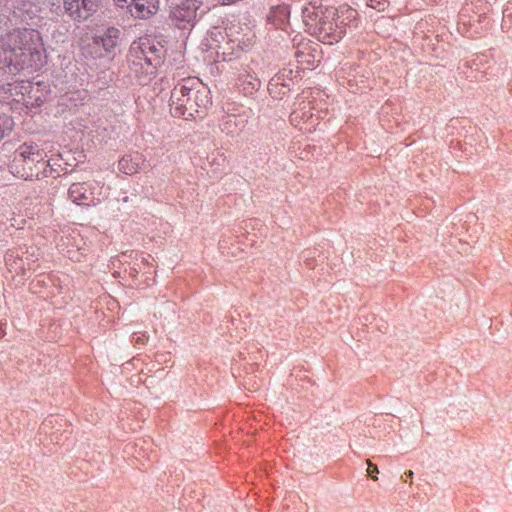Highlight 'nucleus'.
<instances>
[{
  "instance_id": "1",
  "label": "nucleus",
  "mask_w": 512,
  "mask_h": 512,
  "mask_svg": "<svg viewBox=\"0 0 512 512\" xmlns=\"http://www.w3.org/2000/svg\"><path fill=\"white\" fill-rule=\"evenodd\" d=\"M46 59L44 41L37 30H14L0 40V69L10 74L37 71Z\"/></svg>"
},
{
  "instance_id": "2",
  "label": "nucleus",
  "mask_w": 512,
  "mask_h": 512,
  "mask_svg": "<svg viewBox=\"0 0 512 512\" xmlns=\"http://www.w3.org/2000/svg\"><path fill=\"white\" fill-rule=\"evenodd\" d=\"M210 104L209 91L198 78H187L171 92L170 111L175 117L191 119Z\"/></svg>"
},
{
  "instance_id": "3",
  "label": "nucleus",
  "mask_w": 512,
  "mask_h": 512,
  "mask_svg": "<svg viewBox=\"0 0 512 512\" xmlns=\"http://www.w3.org/2000/svg\"><path fill=\"white\" fill-rule=\"evenodd\" d=\"M45 153L35 143H23L14 151L8 167L17 178L23 180H40L52 176L53 169Z\"/></svg>"
},
{
  "instance_id": "4",
  "label": "nucleus",
  "mask_w": 512,
  "mask_h": 512,
  "mask_svg": "<svg viewBox=\"0 0 512 512\" xmlns=\"http://www.w3.org/2000/svg\"><path fill=\"white\" fill-rule=\"evenodd\" d=\"M304 23L308 31L323 43H337L345 35V29L338 25L334 10H306Z\"/></svg>"
},
{
  "instance_id": "5",
  "label": "nucleus",
  "mask_w": 512,
  "mask_h": 512,
  "mask_svg": "<svg viewBox=\"0 0 512 512\" xmlns=\"http://www.w3.org/2000/svg\"><path fill=\"white\" fill-rule=\"evenodd\" d=\"M128 62L136 73L152 74L160 63V56L148 39H140L132 43Z\"/></svg>"
},
{
  "instance_id": "6",
  "label": "nucleus",
  "mask_w": 512,
  "mask_h": 512,
  "mask_svg": "<svg viewBox=\"0 0 512 512\" xmlns=\"http://www.w3.org/2000/svg\"><path fill=\"white\" fill-rule=\"evenodd\" d=\"M200 0H182L173 6L170 19L179 29H191L196 21Z\"/></svg>"
},
{
  "instance_id": "7",
  "label": "nucleus",
  "mask_w": 512,
  "mask_h": 512,
  "mask_svg": "<svg viewBox=\"0 0 512 512\" xmlns=\"http://www.w3.org/2000/svg\"><path fill=\"white\" fill-rule=\"evenodd\" d=\"M311 101L305 97H298L294 103V109L290 114V122L293 126L311 133L318 123L314 121Z\"/></svg>"
},
{
  "instance_id": "8",
  "label": "nucleus",
  "mask_w": 512,
  "mask_h": 512,
  "mask_svg": "<svg viewBox=\"0 0 512 512\" xmlns=\"http://www.w3.org/2000/svg\"><path fill=\"white\" fill-rule=\"evenodd\" d=\"M61 2L65 12L76 21H84L92 16L99 7V0H57L52 2L56 11L61 9Z\"/></svg>"
},
{
  "instance_id": "9",
  "label": "nucleus",
  "mask_w": 512,
  "mask_h": 512,
  "mask_svg": "<svg viewBox=\"0 0 512 512\" xmlns=\"http://www.w3.org/2000/svg\"><path fill=\"white\" fill-rule=\"evenodd\" d=\"M118 7L126 8L135 19H149L159 10V0H114Z\"/></svg>"
},
{
  "instance_id": "10",
  "label": "nucleus",
  "mask_w": 512,
  "mask_h": 512,
  "mask_svg": "<svg viewBox=\"0 0 512 512\" xmlns=\"http://www.w3.org/2000/svg\"><path fill=\"white\" fill-rule=\"evenodd\" d=\"M23 91V100H21V110L40 107L46 100L49 89L48 85L42 82L25 81Z\"/></svg>"
},
{
  "instance_id": "11",
  "label": "nucleus",
  "mask_w": 512,
  "mask_h": 512,
  "mask_svg": "<svg viewBox=\"0 0 512 512\" xmlns=\"http://www.w3.org/2000/svg\"><path fill=\"white\" fill-rule=\"evenodd\" d=\"M24 80L6 83L0 88V99L10 105L13 110H21V100H23Z\"/></svg>"
},
{
  "instance_id": "12",
  "label": "nucleus",
  "mask_w": 512,
  "mask_h": 512,
  "mask_svg": "<svg viewBox=\"0 0 512 512\" xmlns=\"http://www.w3.org/2000/svg\"><path fill=\"white\" fill-rule=\"evenodd\" d=\"M118 37L119 30L114 27L107 28L102 34L97 35L93 40L95 57H102L104 53H111L117 45Z\"/></svg>"
},
{
  "instance_id": "13",
  "label": "nucleus",
  "mask_w": 512,
  "mask_h": 512,
  "mask_svg": "<svg viewBox=\"0 0 512 512\" xmlns=\"http://www.w3.org/2000/svg\"><path fill=\"white\" fill-rule=\"evenodd\" d=\"M317 44L303 43L296 53V61L302 69H312L320 62V53Z\"/></svg>"
},
{
  "instance_id": "14",
  "label": "nucleus",
  "mask_w": 512,
  "mask_h": 512,
  "mask_svg": "<svg viewBox=\"0 0 512 512\" xmlns=\"http://www.w3.org/2000/svg\"><path fill=\"white\" fill-rule=\"evenodd\" d=\"M68 197L77 205H95L92 185L88 182L72 183L68 189Z\"/></svg>"
},
{
  "instance_id": "15",
  "label": "nucleus",
  "mask_w": 512,
  "mask_h": 512,
  "mask_svg": "<svg viewBox=\"0 0 512 512\" xmlns=\"http://www.w3.org/2000/svg\"><path fill=\"white\" fill-rule=\"evenodd\" d=\"M144 156L139 153L123 156L118 162V169L126 175H133L140 171L144 163Z\"/></svg>"
},
{
  "instance_id": "16",
  "label": "nucleus",
  "mask_w": 512,
  "mask_h": 512,
  "mask_svg": "<svg viewBox=\"0 0 512 512\" xmlns=\"http://www.w3.org/2000/svg\"><path fill=\"white\" fill-rule=\"evenodd\" d=\"M290 16V10L287 5H277L271 8L267 19L277 28H284L288 23Z\"/></svg>"
},
{
  "instance_id": "17",
  "label": "nucleus",
  "mask_w": 512,
  "mask_h": 512,
  "mask_svg": "<svg viewBox=\"0 0 512 512\" xmlns=\"http://www.w3.org/2000/svg\"><path fill=\"white\" fill-rule=\"evenodd\" d=\"M336 19L338 25L343 26V29L345 30L347 27H356L358 22V12L349 6H342L340 10L336 12Z\"/></svg>"
},
{
  "instance_id": "18",
  "label": "nucleus",
  "mask_w": 512,
  "mask_h": 512,
  "mask_svg": "<svg viewBox=\"0 0 512 512\" xmlns=\"http://www.w3.org/2000/svg\"><path fill=\"white\" fill-rule=\"evenodd\" d=\"M13 120L5 114H0V141L12 130Z\"/></svg>"
},
{
  "instance_id": "19",
  "label": "nucleus",
  "mask_w": 512,
  "mask_h": 512,
  "mask_svg": "<svg viewBox=\"0 0 512 512\" xmlns=\"http://www.w3.org/2000/svg\"><path fill=\"white\" fill-rule=\"evenodd\" d=\"M388 2L386 0H367V5L377 11H384Z\"/></svg>"
},
{
  "instance_id": "20",
  "label": "nucleus",
  "mask_w": 512,
  "mask_h": 512,
  "mask_svg": "<svg viewBox=\"0 0 512 512\" xmlns=\"http://www.w3.org/2000/svg\"><path fill=\"white\" fill-rule=\"evenodd\" d=\"M366 463L368 465L367 474L372 479L377 480V477L373 475L374 473H378L379 472L377 465L373 464L370 460H367Z\"/></svg>"
},
{
  "instance_id": "21",
  "label": "nucleus",
  "mask_w": 512,
  "mask_h": 512,
  "mask_svg": "<svg viewBox=\"0 0 512 512\" xmlns=\"http://www.w3.org/2000/svg\"><path fill=\"white\" fill-rule=\"evenodd\" d=\"M147 339L148 337L145 333H139L133 337V342L135 343V345H144Z\"/></svg>"
},
{
  "instance_id": "22",
  "label": "nucleus",
  "mask_w": 512,
  "mask_h": 512,
  "mask_svg": "<svg viewBox=\"0 0 512 512\" xmlns=\"http://www.w3.org/2000/svg\"><path fill=\"white\" fill-rule=\"evenodd\" d=\"M278 85L286 86L281 75H277L272 79V81L269 83V90L272 91V88Z\"/></svg>"
},
{
  "instance_id": "23",
  "label": "nucleus",
  "mask_w": 512,
  "mask_h": 512,
  "mask_svg": "<svg viewBox=\"0 0 512 512\" xmlns=\"http://www.w3.org/2000/svg\"><path fill=\"white\" fill-rule=\"evenodd\" d=\"M403 477L412 478L413 472L411 470H408L404 473Z\"/></svg>"
},
{
  "instance_id": "24",
  "label": "nucleus",
  "mask_w": 512,
  "mask_h": 512,
  "mask_svg": "<svg viewBox=\"0 0 512 512\" xmlns=\"http://www.w3.org/2000/svg\"><path fill=\"white\" fill-rule=\"evenodd\" d=\"M249 84H250V85H252V89H255V88H256V84H254V83H252V82H250Z\"/></svg>"
}]
</instances>
